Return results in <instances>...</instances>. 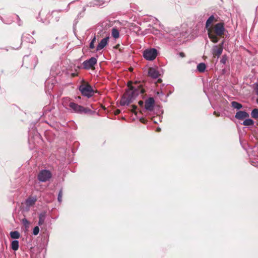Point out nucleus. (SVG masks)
<instances>
[{"mask_svg":"<svg viewBox=\"0 0 258 258\" xmlns=\"http://www.w3.org/2000/svg\"><path fill=\"white\" fill-rule=\"evenodd\" d=\"M23 222L25 225L28 223V221L26 219H23Z\"/></svg>","mask_w":258,"mask_h":258,"instance_id":"32","label":"nucleus"},{"mask_svg":"<svg viewBox=\"0 0 258 258\" xmlns=\"http://www.w3.org/2000/svg\"><path fill=\"white\" fill-rule=\"evenodd\" d=\"M96 41V36H94V37L93 38V39H92L91 42H93V43H95Z\"/></svg>","mask_w":258,"mask_h":258,"instance_id":"34","label":"nucleus"},{"mask_svg":"<svg viewBox=\"0 0 258 258\" xmlns=\"http://www.w3.org/2000/svg\"><path fill=\"white\" fill-rule=\"evenodd\" d=\"M223 43H222L219 47H218L217 46L215 45L213 47V53L214 54L217 55L218 57H219L222 53L223 51V47H222Z\"/></svg>","mask_w":258,"mask_h":258,"instance_id":"13","label":"nucleus"},{"mask_svg":"<svg viewBox=\"0 0 258 258\" xmlns=\"http://www.w3.org/2000/svg\"><path fill=\"white\" fill-rule=\"evenodd\" d=\"M224 31L225 28L223 23H217L214 27H211L208 29V36L213 42L217 43L218 41L217 36L222 35Z\"/></svg>","mask_w":258,"mask_h":258,"instance_id":"2","label":"nucleus"},{"mask_svg":"<svg viewBox=\"0 0 258 258\" xmlns=\"http://www.w3.org/2000/svg\"><path fill=\"white\" fill-rule=\"evenodd\" d=\"M215 19L213 15L211 16L207 20L206 22V28L208 30V29L211 28L210 25L215 21Z\"/></svg>","mask_w":258,"mask_h":258,"instance_id":"15","label":"nucleus"},{"mask_svg":"<svg viewBox=\"0 0 258 258\" xmlns=\"http://www.w3.org/2000/svg\"><path fill=\"white\" fill-rule=\"evenodd\" d=\"M227 60V57L226 55H224L222 56L221 59L220 60V62L223 64H225Z\"/></svg>","mask_w":258,"mask_h":258,"instance_id":"26","label":"nucleus"},{"mask_svg":"<svg viewBox=\"0 0 258 258\" xmlns=\"http://www.w3.org/2000/svg\"><path fill=\"white\" fill-rule=\"evenodd\" d=\"M69 107L73 110V111L79 113H86L90 111L89 109L84 108V107L74 102H70L69 103Z\"/></svg>","mask_w":258,"mask_h":258,"instance_id":"6","label":"nucleus"},{"mask_svg":"<svg viewBox=\"0 0 258 258\" xmlns=\"http://www.w3.org/2000/svg\"><path fill=\"white\" fill-rule=\"evenodd\" d=\"M254 90L256 95H258V83L254 84Z\"/></svg>","mask_w":258,"mask_h":258,"instance_id":"28","label":"nucleus"},{"mask_svg":"<svg viewBox=\"0 0 258 258\" xmlns=\"http://www.w3.org/2000/svg\"><path fill=\"white\" fill-rule=\"evenodd\" d=\"M45 87L47 88V90L49 91L50 90L53 88V84L51 83L50 84V81L48 80L45 82Z\"/></svg>","mask_w":258,"mask_h":258,"instance_id":"24","label":"nucleus"},{"mask_svg":"<svg viewBox=\"0 0 258 258\" xmlns=\"http://www.w3.org/2000/svg\"><path fill=\"white\" fill-rule=\"evenodd\" d=\"M37 201L36 196H30L25 201L27 210H29L30 208L33 206Z\"/></svg>","mask_w":258,"mask_h":258,"instance_id":"9","label":"nucleus"},{"mask_svg":"<svg viewBox=\"0 0 258 258\" xmlns=\"http://www.w3.org/2000/svg\"><path fill=\"white\" fill-rule=\"evenodd\" d=\"M157 55V51L155 48L147 49L144 50L143 56L144 58L148 60H154Z\"/></svg>","mask_w":258,"mask_h":258,"instance_id":"4","label":"nucleus"},{"mask_svg":"<svg viewBox=\"0 0 258 258\" xmlns=\"http://www.w3.org/2000/svg\"><path fill=\"white\" fill-rule=\"evenodd\" d=\"M249 116V114L244 111H239L235 114V117L238 119H242Z\"/></svg>","mask_w":258,"mask_h":258,"instance_id":"14","label":"nucleus"},{"mask_svg":"<svg viewBox=\"0 0 258 258\" xmlns=\"http://www.w3.org/2000/svg\"><path fill=\"white\" fill-rule=\"evenodd\" d=\"M119 112H120V111L118 110H116V114H118Z\"/></svg>","mask_w":258,"mask_h":258,"instance_id":"38","label":"nucleus"},{"mask_svg":"<svg viewBox=\"0 0 258 258\" xmlns=\"http://www.w3.org/2000/svg\"><path fill=\"white\" fill-rule=\"evenodd\" d=\"M46 218V213L42 212L39 215V225L40 226L44 224V220Z\"/></svg>","mask_w":258,"mask_h":258,"instance_id":"16","label":"nucleus"},{"mask_svg":"<svg viewBox=\"0 0 258 258\" xmlns=\"http://www.w3.org/2000/svg\"><path fill=\"white\" fill-rule=\"evenodd\" d=\"M197 70L200 73L204 72L206 70V64L203 62L200 63L197 66Z\"/></svg>","mask_w":258,"mask_h":258,"instance_id":"18","label":"nucleus"},{"mask_svg":"<svg viewBox=\"0 0 258 258\" xmlns=\"http://www.w3.org/2000/svg\"><path fill=\"white\" fill-rule=\"evenodd\" d=\"M157 95L158 96L160 97L161 96H164V94L163 93V92L162 91H161V92H157Z\"/></svg>","mask_w":258,"mask_h":258,"instance_id":"29","label":"nucleus"},{"mask_svg":"<svg viewBox=\"0 0 258 258\" xmlns=\"http://www.w3.org/2000/svg\"><path fill=\"white\" fill-rule=\"evenodd\" d=\"M94 43L90 42V44H89V47L90 49H93L94 48Z\"/></svg>","mask_w":258,"mask_h":258,"instance_id":"30","label":"nucleus"},{"mask_svg":"<svg viewBox=\"0 0 258 258\" xmlns=\"http://www.w3.org/2000/svg\"><path fill=\"white\" fill-rule=\"evenodd\" d=\"M132 111L135 113V110L137 109V106L136 105H133L132 106Z\"/></svg>","mask_w":258,"mask_h":258,"instance_id":"31","label":"nucleus"},{"mask_svg":"<svg viewBox=\"0 0 258 258\" xmlns=\"http://www.w3.org/2000/svg\"><path fill=\"white\" fill-rule=\"evenodd\" d=\"M39 232V227H35L34 229H33V234L34 235H36L38 234Z\"/></svg>","mask_w":258,"mask_h":258,"instance_id":"27","label":"nucleus"},{"mask_svg":"<svg viewBox=\"0 0 258 258\" xmlns=\"http://www.w3.org/2000/svg\"><path fill=\"white\" fill-rule=\"evenodd\" d=\"M155 100L153 97H150L145 102V108L146 110L152 111L154 110Z\"/></svg>","mask_w":258,"mask_h":258,"instance_id":"8","label":"nucleus"},{"mask_svg":"<svg viewBox=\"0 0 258 258\" xmlns=\"http://www.w3.org/2000/svg\"><path fill=\"white\" fill-rule=\"evenodd\" d=\"M27 36H28L27 37L28 38V39H29V38H32V37H31L30 35L27 34Z\"/></svg>","mask_w":258,"mask_h":258,"instance_id":"36","label":"nucleus"},{"mask_svg":"<svg viewBox=\"0 0 258 258\" xmlns=\"http://www.w3.org/2000/svg\"><path fill=\"white\" fill-rule=\"evenodd\" d=\"M128 89L126 91L120 100V104L121 106L129 105L139 94H142L144 92V90L140 85L137 87L128 86Z\"/></svg>","mask_w":258,"mask_h":258,"instance_id":"1","label":"nucleus"},{"mask_svg":"<svg viewBox=\"0 0 258 258\" xmlns=\"http://www.w3.org/2000/svg\"><path fill=\"white\" fill-rule=\"evenodd\" d=\"M97 60L96 58L92 57L89 59L84 61L83 63V68L85 69H90L93 67L96 64Z\"/></svg>","mask_w":258,"mask_h":258,"instance_id":"7","label":"nucleus"},{"mask_svg":"<svg viewBox=\"0 0 258 258\" xmlns=\"http://www.w3.org/2000/svg\"><path fill=\"white\" fill-rule=\"evenodd\" d=\"M25 37H26V36L23 35V36H22V40H24Z\"/></svg>","mask_w":258,"mask_h":258,"instance_id":"35","label":"nucleus"},{"mask_svg":"<svg viewBox=\"0 0 258 258\" xmlns=\"http://www.w3.org/2000/svg\"><path fill=\"white\" fill-rule=\"evenodd\" d=\"M63 11L62 10H57L53 11L51 12L52 18L53 19V21L58 22L60 18V13Z\"/></svg>","mask_w":258,"mask_h":258,"instance_id":"12","label":"nucleus"},{"mask_svg":"<svg viewBox=\"0 0 258 258\" xmlns=\"http://www.w3.org/2000/svg\"><path fill=\"white\" fill-rule=\"evenodd\" d=\"M108 39V37H106L102 39L97 45L96 47V51H99L102 49L107 45Z\"/></svg>","mask_w":258,"mask_h":258,"instance_id":"10","label":"nucleus"},{"mask_svg":"<svg viewBox=\"0 0 258 258\" xmlns=\"http://www.w3.org/2000/svg\"><path fill=\"white\" fill-rule=\"evenodd\" d=\"M251 116L255 118H258V109L255 108L252 110Z\"/></svg>","mask_w":258,"mask_h":258,"instance_id":"23","label":"nucleus"},{"mask_svg":"<svg viewBox=\"0 0 258 258\" xmlns=\"http://www.w3.org/2000/svg\"><path fill=\"white\" fill-rule=\"evenodd\" d=\"M11 237L13 239H18L20 236V233L18 231H12L10 233Z\"/></svg>","mask_w":258,"mask_h":258,"instance_id":"21","label":"nucleus"},{"mask_svg":"<svg viewBox=\"0 0 258 258\" xmlns=\"http://www.w3.org/2000/svg\"><path fill=\"white\" fill-rule=\"evenodd\" d=\"M62 190L61 189L58 193V197H57V200L59 202V203H61L62 201Z\"/></svg>","mask_w":258,"mask_h":258,"instance_id":"25","label":"nucleus"},{"mask_svg":"<svg viewBox=\"0 0 258 258\" xmlns=\"http://www.w3.org/2000/svg\"><path fill=\"white\" fill-rule=\"evenodd\" d=\"M52 176V174L50 171L47 170H42L40 171L38 175V179L41 182H46L49 180Z\"/></svg>","mask_w":258,"mask_h":258,"instance_id":"5","label":"nucleus"},{"mask_svg":"<svg viewBox=\"0 0 258 258\" xmlns=\"http://www.w3.org/2000/svg\"><path fill=\"white\" fill-rule=\"evenodd\" d=\"M231 106L233 108L237 109H240L242 107V105L240 103H239L237 102H236V101H232L231 102Z\"/></svg>","mask_w":258,"mask_h":258,"instance_id":"20","label":"nucleus"},{"mask_svg":"<svg viewBox=\"0 0 258 258\" xmlns=\"http://www.w3.org/2000/svg\"><path fill=\"white\" fill-rule=\"evenodd\" d=\"M140 120H141L142 122H144V119H143V118L140 119Z\"/></svg>","mask_w":258,"mask_h":258,"instance_id":"40","label":"nucleus"},{"mask_svg":"<svg viewBox=\"0 0 258 258\" xmlns=\"http://www.w3.org/2000/svg\"><path fill=\"white\" fill-rule=\"evenodd\" d=\"M69 5H70V4H69V5H68V6H67L68 9H67V11H68V10L69 9Z\"/></svg>","mask_w":258,"mask_h":258,"instance_id":"39","label":"nucleus"},{"mask_svg":"<svg viewBox=\"0 0 258 258\" xmlns=\"http://www.w3.org/2000/svg\"><path fill=\"white\" fill-rule=\"evenodd\" d=\"M19 246V242L17 240H14L11 244V247L14 250L18 249Z\"/></svg>","mask_w":258,"mask_h":258,"instance_id":"19","label":"nucleus"},{"mask_svg":"<svg viewBox=\"0 0 258 258\" xmlns=\"http://www.w3.org/2000/svg\"><path fill=\"white\" fill-rule=\"evenodd\" d=\"M160 131H161V128H160L158 127V128H157V132H160Z\"/></svg>","mask_w":258,"mask_h":258,"instance_id":"37","label":"nucleus"},{"mask_svg":"<svg viewBox=\"0 0 258 258\" xmlns=\"http://www.w3.org/2000/svg\"><path fill=\"white\" fill-rule=\"evenodd\" d=\"M254 121L251 119H246L243 122V124L246 126L252 125Z\"/></svg>","mask_w":258,"mask_h":258,"instance_id":"22","label":"nucleus"},{"mask_svg":"<svg viewBox=\"0 0 258 258\" xmlns=\"http://www.w3.org/2000/svg\"><path fill=\"white\" fill-rule=\"evenodd\" d=\"M148 74L151 77L154 79L158 78L160 75L159 72L154 68H150L149 69Z\"/></svg>","mask_w":258,"mask_h":258,"instance_id":"11","label":"nucleus"},{"mask_svg":"<svg viewBox=\"0 0 258 258\" xmlns=\"http://www.w3.org/2000/svg\"><path fill=\"white\" fill-rule=\"evenodd\" d=\"M144 104V102L143 101H139V104L140 106H143Z\"/></svg>","mask_w":258,"mask_h":258,"instance_id":"33","label":"nucleus"},{"mask_svg":"<svg viewBox=\"0 0 258 258\" xmlns=\"http://www.w3.org/2000/svg\"><path fill=\"white\" fill-rule=\"evenodd\" d=\"M79 90L83 96L88 98L92 96L94 92L92 87L88 84H83L80 86Z\"/></svg>","mask_w":258,"mask_h":258,"instance_id":"3","label":"nucleus"},{"mask_svg":"<svg viewBox=\"0 0 258 258\" xmlns=\"http://www.w3.org/2000/svg\"><path fill=\"white\" fill-rule=\"evenodd\" d=\"M111 35L114 39L118 38L119 36L118 30L116 28H113L111 30Z\"/></svg>","mask_w":258,"mask_h":258,"instance_id":"17","label":"nucleus"},{"mask_svg":"<svg viewBox=\"0 0 258 258\" xmlns=\"http://www.w3.org/2000/svg\"><path fill=\"white\" fill-rule=\"evenodd\" d=\"M161 81V80L160 79H158V82H160Z\"/></svg>","mask_w":258,"mask_h":258,"instance_id":"41","label":"nucleus"}]
</instances>
